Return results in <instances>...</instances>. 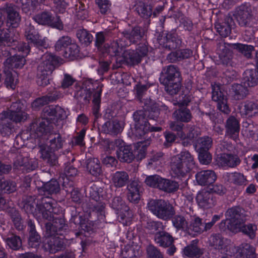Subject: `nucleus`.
<instances>
[{
    "instance_id": "nucleus-1",
    "label": "nucleus",
    "mask_w": 258,
    "mask_h": 258,
    "mask_svg": "<svg viewBox=\"0 0 258 258\" xmlns=\"http://www.w3.org/2000/svg\"><path fill=\"white\" fill-rule=\"evenodd\" d=\"M195 166L194 157L187 151H183L171 159V173L175 177H183Z\"/></svg>"
},
{
    "instance_id": "nucleus-2",
    "label": "nucleus",
    "mask_w": 258,
    "mask_h": 258,
    "mask_svg": "<svg viewBox=\"0 0 258 258\" xmlns=\"http://www.w3.org/2000/svg\"><path fill=\"white\" fill-rule=\"evenodd\" d=\"M62 111V109L59 106H46L43 110V117L39 119L36 123L32 124L34 128L36 126V135L34 136V137H40L45 134L50 133L53 127L51 120L53 116H57L58 113Z\"/></svg>"
},
{
    "instance_id": "nucleus-3",
    "label": "nucleus",
    "mask_w": 258,
    "mask_h": 258,
    "mask_svg": "<svg viewBox=\"0 0 258 258\" xmlns=\"http://www.w3.org/2000/svg\"><path fill=\"white\" fill-rule=\"evenodd\" d=\"M165 78L162 83L165 86V90L170 94H176L181 87L180 73L178 69L170 65L164 69Z\"/></svg>"
},
{
    "instance_id": "nucleus-4",
    "label": "nucleus",
    "mask_w": 258,
    "mask_h": 258,
    "mask_svg": "<svg viewBox=\"0 0 258 258\" xmlns=\"http://www.w3.org/2000/svg\"><path fill=\"white\" fill-rule=\"evenodd\" d=\"M49 140V147L45 146H41L40 147V152L41 158L45 161H46L50 165H55L57 162V157L54 154L55 150H58L62 146V141L60 135L59 134H53L51 133L48 138Z\"/></svg>"
},
{
    "instance_id": "nucleus-5",
    "label": "nucleus",
    "mask_w": 258,
    "mask_h": 258,
    "mask_svg": "<svg viewBox=\"0 0 258 258\" xmlns=\"http://www.w3.org/2000/svg\"><path fill=\"white\" fill-rule=\"evenodd\" d=\"M42 59L43 61L38 67L37 83L39 86L44 87L49 84L48 76L53 70L57 59L50 53H45Z\"/></svg>"
},
{
    "instance_id": "nucleus-6",
    "label": "nucleus",
    "mask_w": 258,
    "mask_h": 258,
    "mask_svg": "<svg viewBox=\"0 0 258 258\" xmlns=\"http://www.w3.org/2000/svg\"><path fill=\"white\" fill-rule=\"evenodd\" d=\"M149 210L158 218L169 220L175 214L174 207L168 202L163 200H152L148 204Z\"/></svg>"
},
{
    "instance_id": "nucleus-7",
    "label": "nucleus",
    "mask_w": 258,
    "mask_h": 258,
    "mask_svg": "<svg viewBox=\"0 0 258 258\" xmlns=\"http://www.w3.org/2000/svg\"><path fill=\"white\" fill-rule=\"evenodd\" d=\"M225 216L226 219L221 222V225L224 224L228 229L233 232H238L245 222L244 216L240 213V209L237 207L229 209L225 213Z\"/></svg>"
},
{
    "instance_id": "nucleus-8",
    "label": "nucleus",
    "mask_w": 258,
    "mask_h": 258,
    "mask_svg": "<svg viewBox=\"0 0 258 258\" xmlns=\"http://www.w3.org/2000/svg\"><path fill=\"white\" fill-rule=\"evenodd\" d=\"M34 20L42 25L49 26L59 30H62L63 25L59 16L54 15L50 12H43L33 17Z\"/></svg>"
},
{
    "instance_id": "nucleus-9",
    "label": "nucleus",
    "mask_w": 258,
    "mask_h": 258,
    "mask_svg": "<svg viewBox=\"0 0 258 258\" xmlns=\"http://www.w3.org/2000/svg\"><path fill=\"white\" fill-rule=\"evenodd\" d=\"M19 49L23 52V56L14 55L8 58L4 62V72H6V69L12 70L14 68H21L24 65V56H26L29 53L30 46L26 43H23Z\"/></svg>"
},
{
    "instance_id": "nucleus-10",
    "label": "nucleus",
    "mask_w": 258,
    "mask_h": 258,
    "mask_svg": "<svg viewBox=\"0 0 258 258\" xmlns=\"http://www.w3.org/2000/svg\"><path fill=\"white\" fill-rule=\"evenodd\" d=\"M38 200L41 201L37 204V209L44 219L51 221L52 216L57 213L56 202L49 197H41Z\"/></svg>"
},
{
    "instance_id": "nucleus-11",
    "label": "nucleus",
    "mask_w": 258,
    "mask_h": 258,
    "mask_svg": "<svg viewBox=\"0 0 258 258\" xmlns=\"http://www.w3.org/2000/svg\"><path fill=\"white\" fill-rule=\"evenodd\" d=\"M209 244L210 247L221 253L227 255L232 254L231 250L233 248V245L231 241L225 239L220 234L212 235L209 239Z\"/></svg>"
},
{
    "instance_id": "nucleus-12",
    "label": "nucleus",
    "mask_w": 258,
    "mask_h": 258,
    "mask_svg": "<svg viewBox=\"0 0 258 258\" xmlns=\"http://www.w3.org/2000/svg\"><path fill=\"white\" fill-rule=\"evenodd\" d=\"M25 36L29 42L34 44L35 46L38 48L43 47L46 48L48 46L46 38L41 39L37 31L30 23L26 25Z\"/></svg>"
},
{
    "instance_id": "nucleus-13",
    "label": "nucleus",
    "mask_w": 258,
    "mask_h": 258,
    "mask_svg": "<svg viewBox=\"0 0 258 258\" xmlns=\"http://www.w3.org/2000/svg\"><path fill=\"white\" fill-rule=\"evenodd\" d=\"M212 100L217 102L218 108L222 112L228 114L230 110L227 103V99L221 91L220 86L219 84L212 85Z\"/></svg>"
},
{
    "instance_id": "nucleus-14",
    "label": "nucleus",
    "mask_w": 258,
    "mask_h": 258,
    "mask_svg": "<svg viewBox=\"0 0 258 258\" xmlns=\"http://www.w3.org/2000/svg\"><path fill=\"white\" fill-rule=\"evenodd\" d=\"M225 136L235 141L238 140L240 131L239 120L233 116H230L225 123Z\"/></svg>"
},
{
    "instance_id": "nucleus-15",
    "label": "nucleus",
    "mask_w": 258,
    "mask_h": 258,
    "mask_svg": "<svg viewBox=\"0 0 258 258\" xmlns=\"http://www.w3.org/2000/svg\"><path fill=\"white\" fill-rule=\"evenodd\" d=\"M196 201L198 205L204 209L211 208L217 203V200L213 195L206 190H202L198 192Z\"/></svg>"
},
{
    "instance_id": "nucleus-16",
    "label": "nucleus",
    "mask_w": 258,
    "mask_h": 258,
    "mask_svg": "<svg viewBox=\"0 0 258 258\" xmlns=\"http://www.w3.org/2000/svg\"><path fill=\"white\" fill-rule=\"evenodd\" d=\"M21 104L19 102H15L11 106V110L5 111L2 113H7L8 118L16 123L24 121L28 118V114L21 110Z\"/></svg>"
},
{
    "instance_id": "nucleus-17",
    "label": "nucleus",
    "mask_w": 258,
    "mask_h": 258,
    "mask_svg": "<svg viewBox=\"0 0 258 258\" xmlns=\"http://www.w3.org/2000/svg\"><path fill=\"white\" fill-rule=\"evenodd\" d=\"M48 233L49 235L46 238L44 244L45 249L52 253L60 251L63 247V242L62 239L55 235L51 234L50 232Z\"/></svg>"
},
{
    "instance_id": "nucleus-18",
    "label": "nucleus",
    "mask_w": 258,
    "mask_h": 258,
    "mask_svg": "<svg viewBox=\"0 0 258 258\" xmlns=\"http://www.w3.org/2000/svg\"><path fill=\"white\" fill-rule=\"evenodd\" d=\"M135 127V134L139 138H142L149 131L158 132L161 131V127H150V124L146 121V119L141 115L138 120L136 121Z\"/></svg>"
},
{
    "instance_id": "nucleus-19",
    "label": "nucleus",
    "mask_w": 258,
    "mask_h": 258,
    "mask_svg": "<svg viewBox=\"0 0 258 258\" xmlns=\"http://www.w3.org/2000/svg\"><path fill=\"white\" fill-rule=\"evenodd\" d=\"M242 117H252L258 114V103L253 101H246L239 106Z\"/></svg>"
},
{
    "instance_id": "nucleus-20",
    "label": "nucleus",
    "mask_w": 258,
    "mask_h": 258,
    "mask_svg": "<svg viewBox=\"0 0 258 258\" xmlns=\"http://www.w3.org/2000/svg\"><path fill=\"white\" fill-rule=\"evenodd\" d=\"M200 134L199 129L195 125H188L183 128V132L178 133V137L183 140L182 144L185 146L188 145L193 139Z\"/></svg>"
},
{
    "instance_id": "nucleus-21",
    "label": "nucleus",
    "mask_w": 258,
    "mask_h": 258,
    "mask_svg": "<svg viewBox=\"0 0 258 258\" xmlns=\"http://www.w3.org/2000/svg\"><path fill=\"white\" fill-rule=\"evenodd\" d=\"M116 60L121 63L134 65L140 62L141 56L138 52L128 49L124 50L121 56L116 58Z\"/></svg>"
},
{
    "instance_id": "nucleus-22",
    "label": "nucleus",
    "mask_w": 258,
    "mask_h": 258,
    "mask_svg": "<svg viewBox=\"0 0 258 258\" xmlns=\"http://www.w3.org/2000/svg\"><path fill=\"white\" fill-rule=\"evenodd\" d=\"M6 13L7 25L12 28L18 27L21 18L16 8L11 5L9 6L6 8Z\"/></svg>"
},
{
    "instance_id": "nucleus-23",
    "label": "nucleus",
    "mask_w": 258,
    "mask_h": 258,
    "mask_svg": "<svg viewBox=\"0 0 258 258\" xmlns=\"http://www.w3.org/2000/svg\"><path fill=\"white\" fill-rule=\"evenodd\" d=\"M217 161L221 166L233 168L238 165L241 160L236 154L223 153L218 157Z\"/></svg>"
},
{
    "instance_id": "nucleus-24",
    "label": "nucleus",
    "mask_w": 258,
    "mask_h": 258,
    "mask_svg": "<svg viewBox=\"0 0 258 258\" xmlns=\"http://www.w3.org/2000/svg\"><path fill=\"white\" fill-rule=\"evenodd\" d=\"M232 251H236L235 258H254V249L249 244L247 243H242L237 247L231 248Z\"/></svg>"
},
{
    "instance_id": "nucleus-25",
    "label": "nucleus",
    "mask_w": 258,
    "mask_h": 258,
    "mask_svg": "<svg viewBox=\"0 0 258 258\" xmlns=\"http://www.w3.org/2000/svg\"><path fill=\"white\" fill-rule=\"evenodd\" d=\"M196 178L200 185H207L214 183L217 179V176L213 171L207 170L197 173Z\"/></svg>"
},
{
    "instance_id": "nucleus-26",
    "label": "nucleus",
    "mask_w": 258,
    "mask_h": 258,
    "mask_svg": "<svg viewBox=\"0 0 258 258\" xmlns=\"http://www.w3.org/2000/svg\"><path fill=\"white\" fill-rule=\"evenodd\" d=\"M128 45L122 39L113 41L109 45L105 46V52L111 56L119 57V53L122 51L123 48Z\"/></svg>"
},
{
    "instance_id": "nucleus-27",
    "label": "nucleus",
    "mask_w": 258,
    "mask_h": 258,
    "mask_svg": "<svg viewBox=\"0 0 258 258\" xmlns=\"http://www.w3.org/2000/svg\"><path fill=\"white\" fill-rule=\"evenodd\" d=\"M44 0H19L22 10L26 13L33 12L41 9L40 6Z\"/></svg>"
},
{
    "instance_id": "nucleus-28",
    "label": "nucleus",
    "mask_w": 258,
    "mask_h": 258,
    "mask_svg": "<svg viewBox=\"0 0 258 258\" xmlns=\"http://www.w3.org/2000/svg\"><path fill=\"white\" fill-rule=\"evenodd\" d=\"M155 242L159 246L167 247L172 244L173 238L168 233L164 231H158L154 236Z\"/></svg>"
},
{
    "instance_id": "nucleus-29",
    "label": "nucleus",
    "mask_w": 258,
    "mask_h": 258,
    "mask_svg": "<svg viewBox=\"0 0 258 258\" xmlns=\"http://www.w3.org/2000/svg\"><path fill=\"white\" fill-rule=\"evenodd\" d=\"M244 86L252 87L258 84V70L256 69L246 70L243 74Z\"/></svg>"
},
{
    "instance_id": "nucleus-30",
    "label": "nucleus",
    "mask_w": 258,
    "mask_h": 258,
    "mask_svg": "<svg viewBox=\"0 0 258 258\" xmlns=\"http://www.w3.org/2000/svg\"><path fill=\"white\" fill-rule=\"evenodd\" d=\"M10 121L7 113H0V134L4 137L9 136L12 133L13 126Z\"/></svg>"
},
{
    "instance_id": "nucleus-31",
    "label": "nucleus",
    "mask_w": 258,
    "mask_h": 258,
    "mask_svg": "<svg viewBox=\"0 0 258 258\" xmlns=\"http://www.w3.org/2000/svg\"><path fill=\"white\" fill-rule=\"evenodd\" d=\"M111 180L115 187H121L125 186L128 181L129 176L125 171H116L112 174Z\"/></svg>"
},
{
    "instance_id": "nucleus-32",
    "label": "nucleus",
    "mask_w": 258,
    "mask_h": 258,
    "mask_svg": "<svg viewBox=\"0 0 258 258\" xmlns=\"http://www.w3.org/2000/svg\"><path fill=\"white\" fill-rule=\"evenodd\" d=\"M224 178L227 181L237 185H245L247 183L245 176L240 172L226 173Z\"/></svg>"
},
{
    "instance_id": "nucleus-33",
    "label": "nucleus",
    "mask_w": 258,
    "mask_h": 258,
    "mask_svg": "<svg viewBox=\"0 0 258 258\" xmlns=\"http://www.w3.org/2000/svg\"><path fill=\"white\" fill-rule=\"evenodd\" d=\"M117 157L121 162H131L135 158L130 146H125L120 148L117 151Z\"/></svg>"
},
{
    "instance_id": "nucleus-34",
    "label": "nucleus",
    "mask_w": 258,
    "mask_h": 258,
    "mask_svg": "<svg viewBox=\"0 0 258 258\" xmlns=\"http://www.w3.org/2000/svg\"><path fill=\"white\" fill-rule=\"evenodd\" d=\"M127 199L131 202H138L140 200V185L137 181H133L127 186Z\"/></svg>"
},
{
    "instance_id": "nucleus-35",
    "label": "nucleus",
    "mask_w": 258,
    "mask_h": 258,
    "mask_svg": "<svg viewBox=\"0 0 258 258\" xmlns=\"http://www.w3.org/2000/svg\"><path fill=\"white\" fill-rule=\"evenodd\" d=\"M150 143L148 141L139 142L134 145L135 158L136 157L139 160L144 158L146 155L147 148L149 145Z\"/></svg>"
},
{
    "instance_id": "nucleus-36",
    "label": "nucleus",
    "mask_w": 258,
    "mask_h": 258,
    "mask_svg": "<svg viewBox=\"0 0 258 258\" xmlns=\"http://www.w3.org/2000/svg\"><path fill=\"white\" fill-rule=\"evenodd\" d=\"M102 131L106 134L116 135L122 131V127L117 120H109L102 125Z\"/></svg>"
},
{
    "instance_id": "nucleus-37",
    "label": "nucleus",
    "mask_w": 258,
    "mask_h": 258,
    "mask_svg": "<svg viewBox=\"0 0 258 258\" xmlns=\"http://www.w3.org/2000/svg\"><path fill=\"white\" fill-rule=\"evenodd\" d=\"M184 105L182 103H179L180 108L176 110L173 115L176 119L182 122H188L191 118V114L189 109L182 107Z\"/></svg>"
},
{
    "instance_id": "nucleus-38",
    "label": "nucleus",
    "mask_w": 258,
    "mask_h": 258,
    "mask_svg": "<svg viewBox=\"0 0 258 258\" xmlns=\"http://www.w3.org/2000/svg\"><path fill=\"white\" fill-rule=\"evenodd\" d=\"M178 188L179 184L176 181L162 178L158 185L159 189L169 193L176 191Z\"/></svg>"
},
{
    "instance_id": "nucleus-39",
    "label": "nucleus",
    "mask_w": 258,
    "mask_h": 258,
    "mask_svg": "<svg viewBox=\"0 0 258 258\" xmlns=\"http://www.w3.org/2000/svg\"><path fill=\"white\" fill-rule=\"evenodd\" d=\"M52 223L49 224L47 223L46 224V228L47 233H48V231L49 230L51 232V231L52 230L54 233H55L57 230H61L65 226V221L64 219L62 218H57L54 216L53 215L52 216L51 220Z\"/></svg>"
},
{
    "instance_id": "nucleus-40",
    "label": "nucleus",
    "mask_w": 258,
    "mask_h": 258,
    "mask_svg": "<svg viewBox=\"0 0 258 258\" xmlns=\"http://www.w3.org/2000/svg\"><path fill=\"white\" fill-rule=\"evenodd\" d=\"M235 17L240 26H248L251 20V16L249 13L241 9L237 11Z\"/></svg>"
},
{
    "instance_id": "nucleus-41",
    "label": "nucleus",
    "mask_w": 258,
    "mask_h": 258,
    "mask_svg": "<svg viewBox=\"0 0 258 258\" xmlns=\"http://www.w3.org/2000/svg\"><path fill=\"white\" fill-rule=\"evenodd\" d=\"M160 44L168 49L175 48L177 47V42H176L175 34L168 33L166 36L159 40Z\"/></svg>"
},
{
    "instance_id": "nucleus-42",
    "label": "nucleus",
    "mask_w": 258,
    "mask_h": 258,
    "mask_svg": "<svg viewBox=\"0 0 258 258\" xmlns=\"http://www.w3.org/2000/svg\"><path fill=\"white\" fill-rule=\"evenodd\" d=\"M192 52L190 49H185L178 50L174 52H171L168 55V59L171 61H175L178 59L189 58L192 55Z\"/></svg>"
},
{
    "instance_id": "nucleus-43",
    "label": "nucleus",
    "mask_w": 258,
    "mask_h": 258,
    "mask_svg": "<svg viewBox=\"0 0 258 258\" xmlns=\"http://www.w3.org/2000/svg\"><path fill=\"white\" fill-rule=\"evenodd\" d=\"M232 45L233 49H236L247 58L251 57V52L254 50L253 46L250 45L234 43Z\"/></svg>"
},
{
    "instance_id": "nucleus-44",
    "label": "nucleus",
    "mask_w": 258,
    "mask_h": 258,
    "mask_svg": "<svg viewBox=\"0 0 258 258\" xmlns=\"http://www.w3.org/2000/svg\"><path fill=\"white\" fill-rule=\"evenodd\" d=\"M6 75L5 80V84L8 88L14 89L18 83V78L17 74L14 72L13 74L11 70L6 69V72H4Z\"/></svg>"
},
{
    "instance_id": "nucleus-45",
    "label": "nucleus",
    "mask_w": 258,
    "mask_h": 258,
    "mask_svg": "<svg viewBox=\"0 0 258 258\" xmlns=\"http://www.w3.org/2000/svg\"><path fill=\"white\" fill-rule=\"evenodd\" d=\"M136 11L142 17L148 18L152 15L151 6L146 5L142 2L138 3L136 5Z\"/></svg>"
},
{
    "instance_id": "nucleus-46",
    "label": "nucleus",
    "mask_w": 258,
    "mask_h": 258,
    "mask_svg": "<svg viewBox=\"0 0 258 258\" xmlns=\"http://www.w3.org/2000/svg\"><path fill=\"white\" fill-rule=\"evenodd\" d=\"M87 168L89 172L94 176L99 175L101 172V168L99 161L97 159L94 158L88 161Z\"/></svg>"
},
{
    "instance_id": "nucleus-47",
    "label": "nucleus",
    "mask_w": 258,
    "mask_h": 258,
    "mask_svg": "<svg viewBox=\"0 0 258 258\" xmlns=\"http://www.w3.org/2000/svg\"><path fill=\"white\" fill-rule=\"evenodd\" d=\"M72 43V39L70 37L63 36L60 37L56 42L54 46L55 49L57 51H65Z\"/></svg>"
},
{
    "instance_id": "nucleus-48",
    "label": "nucleus",
    "mask_w": 258,
    "mask_h": 258,
    "mask_svg": "<svg viewBox=\"0 0 258 258\" xmlns=\"http://www.w3.org/2000/svg\"><path fill=\"white\" fill-rule=\"evenodd\" d=\"M60 189L59 184L56 180H51L44 184L42 189H40V192L42 191L47 192L48 194H56L59 191Z\"/></svg>"
},
{
    "instance_id": "nucleus-49",
    "label": "nucleus",
    "mask_w": 258,
    "mask_h": 258,
    "mask_svg": "<svg viewBox=\"0 0 258 258\" xmlns=\"http://www.w3.org/2000/svg\"><path fill=\"white\" fill-rule=\"evenodd\" d=\"M111 207L117 212V214L123 213V212H127L128 210V208L122 199L119 197H115L112 200Z\"/></svg>"
},
{
    "instance_id": "nucleus-50",
    "label": "nucleus",
    "mask_w": 258,
    "mask_h": 258,
    "mask_svg": "<svg viewBox=\"0 0 258 258\" xmlns=\"http://www.w3.org/2000/svg\"><path fill=\"white\" fill-rule=\"evenodd\" d=\"M257 229V226L255 224L250 223L247 225H244V223L241 226L238 232L241 231L249 238L253 239L256 236Z\"/></svg>"
},
{
    "instance_id": "nucleus-51",
    "label": "nucleus",
    "mask_w": 258,
    "mask_h": 258,
    "mask_svg": "<svg viewBox=\"0 0 258 258\" xmlns=\"http://www.w3.org/2000/svg\"><path fill=\"white\" fill-rule=\"evenodd\" d=\"M124 37L128 39L131 43H136L140 40L142 37L140 27H136L130 32L123 33Z\"/></svg>"
},
{
    "instance_id": "nucleus-52",
    "label": "nucleus",
    "mask_w": 258,
    "mask_h": 258,
    "mask_svg": "<svg viewBox=\"0 0 258 258\" xmlns=\"http://www.w3.org/2000/svg\"><path fill=\"white\" fill-rule=\"evenodd\" d=\"M212 139L208 137H205L198 139L196 147L198 151L208 150L211 147Z\"/></svg>"
},
{
    "instance_id": "nucleus-53",
    "label": "nucleus",
    "mask_w": 258,
    "mask_h": 258,
    "mask_svg": "<svg viewBox=\"0 0 258 258\" xmlns=\"http://www.w3.org/2000/svg\"><path fill=\"white\" fill-rule=\"evenodd\" d=\"M245 86H243L241 84H234L232 86V90L234 93V97L237 100H240L245 97L248 93V91Z\"/></svg>"
},
{
    "instance_id": "nucleus-54",
    "label": "nucleus",
    "mask_w": 258,
    "mask_h": 258,
    "mask_svg": "<svg viewBox=\"0 0 258 258\" xmlns=\"http://www.w3.org/2000/svg\"><path fill=\"white\" fill-rule=\"evenodd\" d=\"M172 222L174 227L178 230L185 229L188 226L186 219L180 215L174 216L172 218Z\"/></svg>"
},
{
    "instance_id": "nucleus-55",
    "label": "nucleus",
    "mask_w": 258,
    "mask_h": 258,
    "mask_svg": "<svg viewBox=\"0 0 258 258\" xmlns=\"http://www.w3.org/2000/svg\"><path fill=\"white\" fill-rule=\"evenodd\" d=\"M183 253V255L187 257H197L200 256L202 252L196 245L191 244L184 247Z\"/></svg>"
},
{
    "instance_id": "nucleus-56",
    "label": "nucleus",
    "mask_w": 258,
    "mask_h": 258,
    "mask_svg": "<svg viewBox=\"0 0 258 258\" xmlns=\"http://www.w3.org/2000/svg\"><path fill=\"white\" fill-rule=\"evenodd\" d=\"M189 228L196 233H201L204 231V225L202 222V219L199 217H194Z\"/></svg>"
},
{
    "instance_id": "nucleus-57",
    "label": "nucleus",
    "mask_w": 258,
    "mask_h": 258,
    "mask_svg": "<svg viewBox=\"0 0 258 258\" xmlns=\"http://www.w3.org/2000/svg\"><path fill=\"white\" fill-rule=\"evenodd\" d=\"M79 51L78 46L76 44L72 43L65 50L63 55L66 58L73 59L78 56Z\"/></svg>"
},
{
    "instance_id": "nucleus-58",
    "label": "nucleus",
    "mask_w": 258,
    "mask_h": 258,
    "mask_svg": "<svg viewBox=\"0 0 258 258\" xmlns=\"http://www.w3.org/2000/svg\"><path fill=\"white\" fill-rule=\"evenodd\" d=\"M7 244L12 249L17 250L21 246V240L17 236L12 235L5 239Z\"/></svg>"
},
{
    "instance_id": "nucleus-59",
    "label": "nucleus",
    "mask_w": 258,
    "mask_h": 258,
    "mask_svg": "<svg viewBox=\"0 0 258 258\" xmlns=\"http://www.w3.org/2000/svg\"><path fill=\"white\" fill-rule=\"evenodd\" d=\"M215 28L219 34L224 37L228 36L231 32L230 26L226 22L216 24Z\"/></svg>"
},
{
    "instance_id": "nucleus-60",
    "label": "nucleus",
    "mask_w": 258,
    "mask_h": 258,
    "mask_svg": "<svg viewBox=\"0 0 258 258\" xmlns=\"http://www.w3.org/2000/svg\"><path fill=\"white\" fill-rule=\"evenodd\" d=\"M16 190V184L15 182L6 181L3 182L0 180V191L5 193H11Z\"/></svg>"
},
{
    "instance_id": "nucleus-61",
    "label": "nucleus",
    "mask_w": 258,
    "mask_h": 258,
    "mask_svg": "<svg viewBox=\"0 0 258 258\" xmlns=\"http://www.w3.org/2000/svg\"><path fill=\"white\" fill-rule=\"evenodd\" d=\"M77 35L80 41L82 43L88 44L90 43L92 41V35L86 30L83 29L79 30Z\"/></svg>"
},
{
    "instance_id": "nucleus-62",
    "label": "nucleus",
    "mask_w": 258,
    "mask_h": 258,
    "mask_svg": "<svg viewBox=\"0 0 258 258\" xmlns=\"http://www.w3.org/2000/svg\"><path fill=\"white\" fill-rule=\"evenodd\" d=\"M218 53L219 57L223 62L229 60L231 58V51L225 44L220 45Z\"/></svg>"
},
{
    "instance_id": "nucleus-63",
    "label": "nucleus",
    "mask_w": 258,
    "mask_h": 258,
    "mask_svg": "<svg viewBox=\"0 0 258 258\" xmlns=\"http://www.w3.org/2000/svg\"><path fill=\"white\" fill-rule=\"evenodd\" d=\"M103 189L98 188L96 185L91 186L90 190V196L91 199L95 201H99L102 197Z\"/></svg>"
},
{
    "instance_id": "nucleus-64",
    "label": "nucleus",
    "mask_w": 258,
    "mask_h": 258,
    "mask_svg": "<svg viewBox=\"0 0 258 258\" xmlns=\"http://www.w3.org/2000/svg\"><path fill=\"white\" fill-rule=\"evenodd\" d=\"M161 179L162 178L158 175H151L146 178L145 182L149 186L158 188V185Z\"/></svg>"
}]
</instances>
